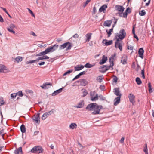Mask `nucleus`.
<instances>
[{
	"label": "nucleus",
	"mask_w": 154,
	"mask_h": 154,
	"mask_svg": "<svg viewBox=\"0 0 154 154\" xmlns=\"http://www.w3.org/2000/svg\"><path fill=\"white\" fill-rule=\"evenodd\" d=\"M103 106L102 105H98L96 103H91L88 104L86 107V109L88 111H94L92 112V115L100 114V111L102 109Z\"/></svg>",
	"instance_id": "f257e3e1"
},
{
	"label": "nucleus",
	"mask_w": 154,
	"mask_h": 154,
	"mask_svg": "<svg viewBox=\"0 0 154 154\" xmlns=\"http://www.w3.org/2000/svg\"><path fill=\"white\" fill-rule=\"evenodd\" d=\"M44 149L43 148L39 146H35L31 150L32 152L36 153H42Z\"/></svg>",
	"instance_id": "f03ea898"
},
{
	"label": "nucleus",
	"mask_w": 154,
	"mask_h": 154,
	"mask_svg": "<svg viewBox=\"0 0 154 154\" xmlns=\"http://www.w3.org/2000/svg\"><path fill=\"white\" fill-rule=\"evenodd\" d=\"M72 44L70 43L69 42L64 43L63 44L60 45L59 46V49L60 50H61L65 48L68 45V46L66 48V50H69L71 49L72 47Z\"/></svg>",
	"instance_id": "7ed1b4c3"
},
{
	"label": "nucleus",
	"mask_w": 154,
	"mask_h": 154,
	"mask_svg": "<svg viewBox=\"0 0 154 154\" xmlns=\"http://www.w3.org/2000/svg\"><path fill=\"white\" fill-rule=\"evenodd\" d=\"M59 47L58 45L56 44L52 46H50L48 47L46 50L48 53H49L50 52H52L56 50H57Z\"/></svg>",
	"instance_id": "20e7f679"
},
{
	"label": "nucleus",
	"mask_w": 154,
	"mask_h": 154,
	"mask_svg": "<svg viewBox=\"0 0 154 154\" xmlns=\"http://www.w3.org/2000/svg\"><path fill=\"white\" fill-rule=\"evenodd\" d=\"M75 82H80V85L83 86H85L88 83V82L86 79H80Z\"/></svg>",
	"instance_id": "39448f33"
},
{
	"label": "nucleus",
	"mask_w": 154,
	"mask_h": 154,
	"mask_svg": "<svg viewBox=\"0 0 154 154\" xmlns=\"http://www.w3.org/2000/svg\"><path fill=\"white\" fill-rule=\"evenodd\" d=\"M119 34L118 33V36L120 37L122 39H124L126 35L125 30L124 29L121 30L119 31Z\"/></svg>",
	"instance_id": "423d86ee"
},
{
	"label": "nucleus",
	"mask_w": 154,
	"mask_h": 154,
	"mask_svg": "<svg viewBox=\"0 0 154 154\" xmlns=\"http://www.w3.org/2000/svg\"><path fill=\"white\" fill-rule=\"evenodd\" d=\"M40 113H38L35 114L34 117L32 119L33 121H35L36 123L39 124L40 123Z\"/></svg>",
	"instance_id": "0eeeda50"
},
{
	"label": "nucleus",
	"mask_w": 154,
	"mask_h": 154,
	"mask_svg": "<svg viewBox=\"0 0 154 154\" xmlns=\"http://www.w3.org/2000/svg\"><path fill=\"white\" fill-rule=\"evenodd\" d=\"M118 33H117L116 34V35L115 36V39H116V41L115 43V47L116 48H117V44H119V43H120L119 42L120 40H122L123 39H122L120 37L118 36Z\"/></svg>",
	"instance_id": "6e6552de"
},
{
	"label": "nucleus",
	"mask_w": 154,
	"mask_h": 154,
	"mask_svg": "<svg viewBox=\"0 0 154 154\" xmlns=\"http://www.w3.org/2000/svg\"><path fill=\"white\" fill-rule=\"evenodd\" d=\"M115 8L116 10L118 11V13L123 12L125 9L122 6L120 5H116Z\"/></svg>",
	"instance_id": "1a4fd4ad"
},
{
	"label": "nucleus",
	"mask_w": 154,
	"mask_h": 154,
	"mask_svg": "<svg viewBox=\"0 0 154 154\" xmlns=\"http://www.w3.org/2000/svg\"><path fill=\"white\" fill-rule=\"evenodd\" d=\"M114 94L118 97H121L122 94L120 93L119 88H116L114 89Z\"/></svg>",
	"instance_id": "9d476101"
},
{
	"label": "nucleus",
	"mask_w": 154,
	"mask_h": 154,
	"mask_svg": "<svg viewBox=\"0 0 154 154\" xmlns=\"http://www.w3.org/2000/svg\"><path fill=\"white\" fill-rule=\"evenodd\" d=\"M114 63H113L112 62L110 64V65L109 66H107L106 67V69L105 70H100V72L102 73H105L106 71L107 70H109L111 68H112V67L114 66Z\"/></svg>",
	"instance_id": "9b49d317"
},
{
	"label": "nucleus",
	"mask_w": 154,
	"mask_h": 154,
	"mask_svg": "<svg viewBox=\"0 0 154 154\" xmlns=\"http://www.w3.org/2000/svg\"><path fill=\"white\" fill-rule=\"evenodd\" d=\"M128 98L129 99L131 103L133 104L134 101V99L135 98V96L132 94H129V95L128 96Z\"/></svg>",
	"instance_id": "f8f14e48"
},
{
	"label": "nucleus",
	"mask_w": 154,
	"mask_h": 154,
	"mask_svg": "<svg viewBox=\"0 0 154 154\" xmlns=\"http://www.w3.org/2000/svg\"><path fill=\"white\" fill-rule=\"evenodd\" d=\"M112 22V20L105 21L104 22L103 25L104 26L109 27L110 26Z\"/></svg>",
	"instance_id": "ddd939ff"
},
{
	"label": "nucleus",
	"mask_w": 154,
	"mask_h": 154,
	"mask_svg": "<svg viewBox=\"0 0 154 154\" xmlns=\"http://www.w3.org/2000/svg\"><path fill=\"white\" fill-rule=\"evenodd\" d=\"M112 40L108 41L106 39H104L102 41L103 45L106 46L111 45L112 44Z\"/></svg>",
	"instance_id": "4468645a"
},
{
	"label": "nucleus",
	"mask_w": 154,
	"mask_h": 154,
	"mask_svg": "<svg viewBox=\"0 0 154 154\" xmlns=\"http://www.w3.org/2000/svg\"><path fill=\"white\" fill-rule=\"evenodd\" d=\"M107 60V57L105 55H103L102 59L100 60L99 63L100 65L104 64Z\"/></svg>",
	"instance_id": "2eb2a0df"
},
{
	"label": "nucleus",
	"mask_w": 154,
	"mask_h": 154,
	"mask_svg": "<svg viewBox=\"0 0 154 154\" xmlns=\"http://www.w3.org/2000/svg\"><path fill=\"white\" fill-rule=\"evenodd\" d=\"M144 52V50L143 48H141L139 49L138 51L139 57L141 58L142 59L143 58V55Z\"/></svg>",
	"instance_id": "dca6fc26"
},
{
	"label": "nucleus",
	"mask_w": 154,
	"mask_h": 154,
	"mask_svg": "<svg viewBox=\"0 0 154 154\" xmlns=\"http://www.w3.org/2000/svg\"><path fill=\"white\" fill-rule=\"evenodd\" d=\"M64 88L62 87V88L55 91L52 94V96H55L58 94L60 93L62 91V90Z\"/></svg>",
	"instance_id": "f3484780"
},
{
	"label": "nucleus",
	"mask_w": 154,
	"mask_h": 154,
	"mask_svg": "<svg viewBox=\"0 0 154 154\" xmlns=\"http://www.w3.org/2000/svg\"><path fill=\"white\" fill-rule=\"evenodd\" d=\"M92 33H88L85 35L86 37V42H88L90 40L91 38V35Z\"/></svg>",
	"instance_id": "a211bd4d"
},
{
	"label": "nucleus",
	"mask_w": 154,
	"mask_h": 154,
	"mask_svg": "<svg viewBox=\"0 0 154 154\" xmlns=\"http://www.w3.org/2000/svg\"><path fill=\"white\" fill-rule=\"evenodd\" d=\"M107 8V5L106 4H104L101 6L99 9V11L100 12H102L103 11L104 12V11H105L106 9Z\"/></svg>",
	"instance_id": "6ab92c4d"
},
{
	"label": "nucleus",
	"mask_w": 154,
	"mask_h": 154,
	"mask_svg": "<svg viewBox=\"0 0 154 154\" xmlns=\"http://www.w3.org/2000/svg\"><path fill=\"white\" fill-rule=\"evenodd\" d=\"M84 66L80 65H78L77 66H76L75 67V71H79L82 69L84 68Z\"/></svg>",
	"instance_id": "aec40b11"
},
{
	"label": "nucleus",
	"mask_w": 154,
	"mask_h": 154,
	"mask_svg": "<svg viewBox=\"0 0 154 154\" xmlns=\"http://www.w3.org/2000/svg\"><path fill=\"white\" fill-rule=\"evenodd\" d=\"M121 97H117L115 98L114 100V105H117L120 102Z\"/></svg>",
	"instance_id": "412c9836"
},
{
	"label": "nucleus",
	"mask_w": 154,
	"mask_h": 154,
	"mask_svg": "<svg viewBox=\"0 0 154 154\" xmlns=\"http://www.w3.org/2000/svg\"><path fill=\"white\" fill-rule=\"evenodd\" d=\"M48 85L51 86L52 85L51 83L46 82L43 84V85L41 86V87L42 89H46L48 88L47 87V86Z\"/></svg>",
	"instance_id": "4be33fe9"
},
{
	"label": "nucleus",
	"mask_w": 154,
	"mask_h": 154,
	"mask_svg": "<svg viewBox=\"0 0 154 154\" xmlns=\"http://www.w3.org/2000/svg\"><path fill=\"white\" fill-rule=\"evenodd\" d=\"M14 152L15 154H22V148L20 147L18 149L15 150Z\"/></svg>",
	"instance_id": "5701e85b"
},
{
	"label": "nucleus",
	"mask_w": 154,
	"mask_h": 154,
	"mask_svg": "<svg viewBox=\"0 0 154 154\" xmlns=\"http://www.w3.org/2000/svg\"><path fill=\"white\" fill-rule=\"evenodd\" d=\"M47 54H48V53L46 49L44 51L40 52L39 53L37 54L36 56H43Z\"/></svg>",
	"instance_id": "b1692460"
},
{
	"label": "nucleus",
	"mask_w": 154,
	"mask_h": 154,
	"mask_svg": "<svg viewBox=\"0 0 154 154\" xmlns=\"http://www.w3.org/2000/svg\"><path fill=\"white\" fill-rule=\"evenodd\" d=\"M84 105V103L83 100L81 101L78 104L77 106H76L77 108H81L83 107Z\"/></svg>",
	"instance_id": "393cba45"
},
{
	"label": "nucleus",
	"mask_w": 154,
	"mask_h": 154,
	"mask_svg": "<svg viewBox=\"0 0 154 154\" xmlns=\"http://www.w3.org/2000/svg\"><path fill=\"white\" fill-rule=\"evenodd\" d=\"M127 58L125 56H123L122 57V60H121V63L123 64H125L127 63Z\"/></svg>",
	"instance_id": "a878e982"
},
{
	"label": "nucleus",
	"mask_w": 154,
	"mask_h": 154,
	"mask_svg": "<svg viewBox=\"0 0 154 154\" xmlns=\"http://www.w3.org/2000/svg\"><path fill=\"white\" fill-rule=\"evenodd\" d=\"M6 69V67L4 65H0V72L4 73V71Z\"/></svg>",
	"instance_id": "bb28decb"
},
{
	"label": "nucleus",
	"mask_w": 154,
	"mask_h": 154,
	"mask_svg": "<svg viewBox=\"0 0 154 154\" xmlns=\"http://www.w3.org/2000/svg\"><path fill=\"white\" fill-rule=\"evenodd\" d=\"M98 99V95L97 94H96L92 98H91V100L92 101H95L96 100H97Z\"/></svg>",
	"instance_id": "cd10ccee"
},
{
	"label": "nucleus",
	"mask_w": 154,
	"mask_h": 154,
	"mask_svg": "<svg viewBox=\"0 0 154 154\" xmlns=\"http://www.w3.org/2000/svg\"><path fill=\"white\" fill-rule=\"evenodd\" d=\"M94 65L95 64H91L89 63H88L85 65L84 66L86 68H91L94 66Z\"/></svg>",
	"instance_id": "c85d7f7f"
},
{
	"label": "nucleus",
	"mask_w": 154,
	"mask_h": 154,
	"mask_svg": "<svg viewBox=\"0 0 154 154\" xmlns=\"http://www.w3.org/2000/svg\"><path fill=\"white\" fill-rule=\"evenodd\" d=\"M20 129L21 132L22 133H24L26 132V128L24 125H22L20 127Z\"/></svg>",
	"instance_id": "c756f323"
},
{
	"label": "nucleus",
	"mask_w": 154,
	"mask_h": 154,
	"mask_svg": "<svg viewBox=\"0 0 154 154\" xmlns=\"http://www.w3.org/2000/svg\"><path fill=\"white\" fill-rule=\"evenodd\" d=\"M77 127V125L75 123H72L69 126V127L71 129H74L76 128Z\"/></svg>",
	"instance_id": "7c9ffc66"
},
{
	"label": "nucleus",
	"mask_w": 154,
	"mask_h": 154,
	"mask_svg": "<svg viewBox=\"0 0 154 154\" xmlns=\"http://www.w3.org/2000/svg\"><path fill=\"white\" fill-rule=\"evenodd\" d=\"M23 57L20 56L17 57L15 59V60L16 62L18 63L21 61L23 60Z\"/></svg>",
	"instance_id": "2f4dec72"
},
{
	"label": "nucleus",
	"mask_w": 154,
	"mask_h": 154,
	"mask_svg": "<svg viewBox=\"0 0 154 154\" xmlns=\"http://www.w3.org/2000/svg\"><path fill=\"white\" fill-rule=\"evenodd\" d=\"M136 82L138 85H140L142 83V81L140 79L137 77L136 79Z\"/></svg>",
	"instance_id": "473e14b6"
},
{
	"label": "nucleus",
	"mask_w": 154,
	"mask_h": 154,
	"mask_svg": "<svg viewBox=\"0 0 154 154\" xmlns=\"http://www.w3.org/2000/svg\"><path fill=\"white\" fill-rule=\"evenodd\" d=\"M48 116V114L46 112L44 113L42 116V119L43 120H45L46 118Z\"/></svg>",
	"instance_id": "72a5a7b5"
},
{
	"label": "nucleus",
	"mask_w": 154,
	"mask_h": 154,
	"mask_svg": "<svg viewBox=\"0 0 154 154\" xmlns=\"http://www.w3.org/2000/svg\"><path fill=\"white\" fill-rule=\"evenodd\" d=\"M139 14L140 16H143L145 15L146 12L144 10H142V11H140Z\"/></svg>",
	"instance_id": "f704fd0d"
},
{
	"label": "nucleus",
	"mask_w": 154,
	"mask_h": 154,
	"mask_svg": "<svg viewBox=\"0 0 154 154\" xmlns=\"http://www.w3.org/2000/svg\"><path fill=\"white\" fill-rule=\"evenodd\" d=\"M96 92L95 91H91L90 93V96L91 98L94 96V95L96 94Z\"/></svg>",
	"instance_id": "c9c22d12"
},
{
	"label": "nucleus",
	"mask_w": 154,
	"mask_h": 154,
	"mask_svg": "<svg viewBox=\"0 0 154 154\" xmlns=\"http://www.w3.org/2000/svg\"><path fill=\"white\" fill-rule=\"evenodd\" d=\"M38 62V61L37 60V59L35 60H30L29 61H27L26 62L27 64L32 63H36Z\"/></svg>",
	"instance_id": "e433bc0d"
},
{
	"label": "nucleus",
	"mask_w": 154,
	"mask_h": 154,
	"mask_svg": "<svg viewBox=\"0 0 154 154\" xmlns=\"http://www.w3.org/2000/svg\"><path fill=\"white\" fill-rule=\"evenodd\" d=\"M84 91L82 92V97H85L88 94L87 91L85 89L84 90Z\"/></svg>",
	"instance_id": "4c0bfd02"
},
{
	"label": "nucleus",
	"mask_w": 154,
	"mask_h": 154,
	"mask_svg": "<svg viewBox=\"0 0 154 154\" xmlns=\"http://www.w3.org/2000/svg\"><path fill=\"white\" fill-rule=\"evenodd\" d=\"M102 78L101 76H99L97 79V80L99 82H102Z\"/></svg>",
	"instance_id": "58836bf2"
},
{
	"label": "nucleus",
	"mask_w": 154,
	"mask_h": 154,
	"mask_svg": "<svg viewBox=\"0 0 154 154\" xmlns=\"http://www.w3.org/2000/svg\"><path fill=\"white\" fill-rule=\"evenodd\" d=\"M141 74L142 75V78L143 79H145V77L144 74V69L141 70Z\"/></svg>",
	"instance_id": "ea45409f"
},
{
	"label": "nucleus",
	"mask_w": 154,
	"mask_h": 154,
	"mask_svg": "<svg viewBox=\"0 0 154 154\" xmlns=\"http://www.w3.org/2000/svg\"><path fill=\"white\" fill-rule=\"evenodd\" d=\"M118 45V46L117 47L119 48L120 51H122V44L121 43L118 44H117Z\"/></svg>",
	"instance_id": "a19ab883"
},
{
	"label": "nucleus",
	"mask_w": 154,
	"mask_h": 154,
	"mask_svg": "<svg viewBox=\"0 0 154 154\" xmlns=\"http://www.w3.org/2000/svg\"><path fill=\"white\" fill-rule=\"evenodd\" d=\"M17 95H18L19 97H22L23 95L22 92L21 91H19L17 93Z\"/></svg>",
	"instance_id": "79ce46f5"
},
{
	"label": "nucleus",
	"mask_w": 154,
	"mask_h": 154,
	"mask_svg": "<svg viewBox=\"0 0 154 154\" xmlns=\"http://www.w3.org/2000/svg\"><path fill=\"white\" fill-rule=\"evenodd\" d=\"M4 103L3 98L2 97L0 98V106L3 105Z\"/></svg>",
	"instance_id": "37998d69"
},
{
	"label": "nucleus",
	"mask_w": 154,
	"mask_h": 154,
	"mask_svg": "<svg viewBox=\"0 0 154 154\" xmlns=\"http://www.w3.org/2000/svg\"><path fill=\"white\" fill-rule=\"evenodd\" d=\"M13 29H11V28H7V29L8 31H9V32H10L12 33L15 34V32L13 31Z\"/></svg>",
	"instance_id": "c03bdc74"
},
{
	"label": "nucleus",
	"mask_w": 154,
	"mask_h": 154,
	"mask_svg": "<svg viewBox=\"0 0 154 154\" xmlns=\"http://www.w3.org/2000/svg\"><path fill=\"white\" fill-rule=\"evenodd\" d=\"M98 97H99L100 100H104L105 99V98L102 95L98 96Z\"/></svg>",
	"instance_id": "a18cd8bd"
},
{
	"label": "nucleus",
	"mask_w": 154,
	"mask_h": 154,
	"mask_svg": "<svg viewBox=\"0 0 154 154\" xmlns=\"http://www.w3.org/2000/svg\"><path fill=\"white\" fill-rule=\"evenodd\" d=\"M118 79V78L116 77V76H115V75H114L113 76V82L116 83Z\"/></svg>",
	"instance_id": "49530a36"
},
{
	"label": "nucleus",
	"mask_w": 154,
	"mask_h": 154,
	"mask_svg": "<svg viewBox=\"0 0 154 154\" xmlns=\"http://www.w3.org/2000/svg\"><path fill=\"white\" fill-rule=\"evenodd\" d=\"M27 9L28 10L29 12L31 14V15L34 17H35V14L29 8H28Z\"/></svg>",
	"instance_id": "de8ad7c7"
},
{
	"label": "nucleus",
	"mask_w": 154,
	"mask_h": 154,
	"mask_svg": "<svg viewBox=\"0 0 154 154\" xmlns=\"http://www.w3.org/2000/svg\"><path fill=\"white\" fill-rule=\"evenodd\" d=\"M125 11L126 12V13H128L129 14L131 13V11L130 8L129 7Z\"/></svg>",
	"instance_id": "09e8293b"
},
{
	"label": "nucleus",
	"mask_w": 154,
	"mask_h": 154,
	"mask_svg": "<svg viewBox=\"0 0 154 154\" xmlns=\"http://www.w3.org/2000/svg\"><path fill=\"white\" fill-rule=\"evenodd\" d=\"M17 95V93H13L11 94V98H15Z\"/></svg>",
	"instance_id": "8fccbe9b"
},
{
	"label": "nucleus",
	"mask_w": 154,
	"mask_h": 154,
	"mask_svg": "<svg viewBox=\"0 0 154 154\" xmlns=\"http://www.w3.org/2000/svg\"><path fill=\"white\" fill-rule=\"evenodd\" d=\"M91 0H87L84 3L83 5V6L85 7L88 4V3L91 1Z\"/></svg>",
	"instance_id": "3c124183"
},
{
	"label": "nucleus",
	"mask_w": 154,
	"mask_h": 154,
	"mask_svg": "<svg viewBox=\"0 0 154 154\" xmlns=\"http://www.w3.org/2000/svg\"><path fill=\"white\" fill-rule=\"evenodd\" d=\"M44 60V57L43 56L42 57H38L37 59V60L38 61V62L39 60Z\"/></svg>",
	"instance_id": "603ef678"
},
{
	"label": "nucleus",
	"mask_w": 154,
	"mask_h": 154,
	"mask_svg": "<svg viewBox=\"0 0 154 154\" xmlns=\"http://www.w3.org/2000/svg\"><path fill=\"white\" fill-rule=\"evenodd\" d=\"M106 32L107 33L108 37H109L111 34V32L109 31H108L107 29L106 30Z\"/></svg>",
	"instance_id": "864d4df0"
},
{
	"label": "nucleus",
	"mask_w": 154,
	"mask_h": 154,
	"mask_svg": "<svg viewBox=\"0 0 154 154\" xmlns=\"http://www.w3.org/2000/svg\"><path fill=\"white\" fill-rule=\"evenodd\" d=\"M73 71V70L72 69H70L68 71H67L65 72L66 73V74H69L71 73Z\"/></svg>",
	"instance_id": "5fc2aeb1"
},
{
	"label": "nucleus",
	"mask_w": 154,
	"mask_h": 154,
	"mask_svg": "<svg viewBox=\"0 0 154 154\" xmlns=\"http://www.w3.org/2000/svg\"><path fill=\"white\" fill-rule=\"evenodd\" d=\"M128 14L125 11L123 13V17L124 18H127Z\"/></svg>",
	"instance_id": "6e6d98bb"
},
{
	"label": "nucleus",
	"mask_w": 154,
	"mask_h": 154,
	"mask_svg": "<svg viewBox=\"0 0 154 154\" xmlns=\"http://www.w3.org/2000/svg\"><path fill=\"white\" fill-rule=\"evenodd\" d=\"M79 37V35L77 34L76 33L74 35H73L72 37L75 38H78Z\"/></svg>",
	"instance_id": "4d7b16f0"
},
{
	"label": "nucleus",
	"mask_w": 154,
	"mask_h": 154,
	"mask_svg": "<svg viewBox=\"0 0 154 154\" xmlns=\"http://www.w3.org/2000/svg\"><path fill=\"white\" fill-rule=\"evenodd\" d=\"M125 138L124 137H122L119 140V142L122 143H124V140Z\"/></svg>",
	"instance_id": "13d9d810"
},
{
	"label": "nucleus",
	"mask_w": 154,
	"mask_h": 154,
	"mask_svg": "<svg viewBox=\"0 0 154 154\" xmlns=\"http://www.w3.org/2000/svg\"><path fill=\"white\" fill-rule=\"evenodd\" d=\"M15 27V25L14 24H11L10 25L9 28L11 29H13Z\"/></svg>",
	"instance_id": "bf43d9fd"
},
{
	"label": "nucleus",
	"mask_w": 154,
	"mask_h": 154,
	"mask_svg": "<svg viewBox=\"0 0 154 154\" xmlns=\"http://www.w3.org/2000/svg\"><path fill=\"white\" fill-rule=\"evenodd\" d=\"M116 54H114L113 55H112L110 57L112 59V60H114L115 57H116Z\"/></svg>",
	"instance_id": "052dcab7"
},
{
	"label": "nucleus",
	"mask_w": 154,
	"mask_h": 154,
	"mask_svg": "<svg viewBox=\"0 0 154 154\" xmlns=\"http://www.w3.org/2000/svg\"><path fill=\"white\" fill-rule=\"evenodd\" d=\"M140 68V69L141 68L140 66L138 65V64H137V66L136 67V71H138L139 70V69Z\"/></svg>",
	"instance_id": "680f3d73"
},
{
	"label": "nucleus",
	"mask_w": 154,
	"mask_h": 154,
	"mask_svg": "<svg viewBox=\"0 0 154 154\" xmlns=\"http://www.w3.org/2000/svg\"><path fill=\"white\" fill-rule=\"evenodd\" d=\"M30 35H32L35 37L37 36V35H36V34L33 31H31L30 32Z\"/></svg>",
	"instance_id": "e2e57ef3"
},
{
	"label": "nucleus",
	"mask_w": 154,
	"mask_h": 154,
	"mask_svg": "<svg viewBox=\"0 0 154 154\" xmlns=\"http://www.w3.org/2000/svg\"><path fill=\"white\" fill-rule=\"evenodd\" d=\"M53 109H52L51 110V111H49V112H46L47 113H48V116L51 114L52 113H53Z\"/></svg>",
	"instance_id": "0e129e2a"
},
{
	"label": "nucleus",
	"mask_w": 154,
	"mask_h": 154,
	"mask_svg": "<svg viewBox=\"0 0 154 154\" xmlns=\"http://www.w3.org/2000/svg\"><path fill=\"white\" fill-rule=\"evenodd\" d=\"M86 71H82V72H81L79 74L81 76L85 74L86 73Z\"/></svg>",
	"instance_id": "69168bd1"
},
{
	"label": "nucleus",
	"mask_w": 154,
	"mask_h": 154,
	"mask_svg": "<svg viewBox=\"0 0 154 154\" xmlns=\"http://www.w3.org/2000/svg\"><path fill=\"white\" fill-rule=\"evenodd\" d=\"M100 88L101 90L103 91L104 90L105 88V87L103 85H100Z\"/></svg>",
	"instance_id": "338daca9"
},
{
	"label": "nucleus",
	"mask_w": 154,
	"mask_h": 154,
	"mask_svg": "<svg viewBox=\"0 0 154 154\" xmlns=\"http://www.w3.org/2000/svg\"><path fill=\"white\" fill-rule=\"evenodd\" d=\"M123 12H120L119 13H118V14H119V16L120 17H123Z\"/></svg>",
	"instance_id": "774afa93"
}]
</instances>
